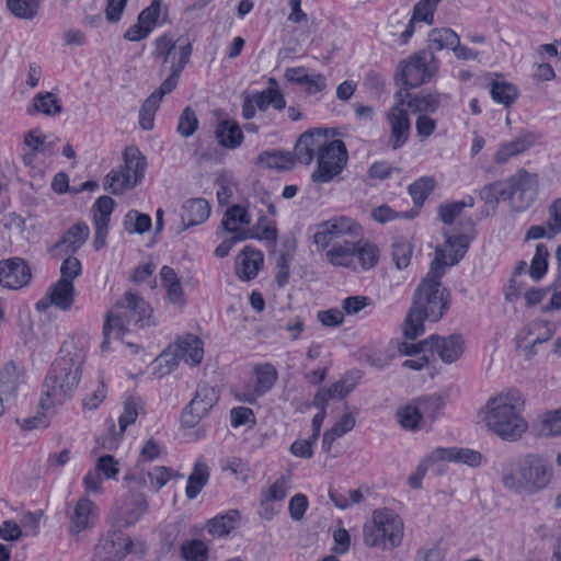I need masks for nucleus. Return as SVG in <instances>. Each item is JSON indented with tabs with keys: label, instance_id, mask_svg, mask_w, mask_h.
Returning a JSON list of instances; mask_svg holds the SVG:
<instances>
[{
	"label": "nucleus",
	"instance_id": "nucleus-1",
	"mask_svg": "<svg viewBox=\"0 0 561 561\" xmlns=\"http://www.w3.org/2000/svg\"><path fill=\"white\" fill-rule=\"evenodd\" d=\"M431 262L430 272L419 284L403 323L402 332L407 340H415L425 331L424 321L433 322L443 318L449 308V293L442 286L440 278L445 274L442 270L443 254Z\"/></svg>",
	"mask_w": 561,
	"mask_h": 561
},
{
	"label": "nucleus",
	"instance_id": "nucleus-2",
	"mask_svg": "<svg viewBox=\"0 0 561 561\" xmlns=\"http://www.w3.org/2000/svg\"><path fill=\"white\" fill-rule=\"evenodd\" d=\"M84 355L73 345L65 343L60 347L43 385L42 409L47 410L71 398L81 379Z\"/></svg>",
	"mask_w": 561,
	"mask_h": 561
},
{
	"label": "nucleus",
	"instance_id": "nucleus-3",
	"mask_svg": "<svg viewBox=\"0 0 561 561\" xmlns=\"http://www.w3.org/2000/svg\"><path fill=\"white\" fill-rule=\"evenodd\" d=\"M524 405L518 390H508L489 399L483 417L486 428L503 440L516 442L528 428L523 416Z\"/></svg>",
	"mask_w": 561,
	"mask_h": 561
},
{
	"label": "nucleus",
	"instance_id": "nucleus-4",
	"mask_svg": "<svg viewBox=\"0 0 561 561\" xmlns=\"http://www.w3.org/2000/svg\"><path fill=\"white\" fill-rule=\"evenodd\" d=\"M553 477V467L546 458L527 454L512 459L503 469V485L517 494L533 495L546 489Z\"/></svg>",
	"mask_w": 561,
	"mask_h": 561
},
{
	"label": "nucleus",
	"instance_id": "nucleus-5",
	"mask_svg": "<svg viewBox=\"0 0 561 561\" xmlns=\"http://www.w3.org/2000/svg\"><path fill=\"white\" fill-rule=\"evenodd\" d=\"M403 529V520L393 511L376 510L364 527V541L369 547L390 550L401 545Z\"/></svg>",
	"mask_w": 561,
	"mask_h": 561
},
{
	"label": "nucleus",
	"instance_id": "nucleus-6",
	"mask_svg": "<svg viewBox=\"0 0 561 561\" xmlns=\"http://www.w3.org/2000/svg\"><path fill=\"white\" fill-rule=\"evenodd\" d=\"M115 312L107 318L115 323L116 339H122L131 327L142 329L156 325L152 308L137 294L125 293L124 297L115 304Z\"/></svg>",
	"mask_w": 561,
	"mask_h": 561
},
{
	"label": "nucleus",
	"instance_id": "nucleus-7",
	"mask_svg": "<svg viewBox=\"0 0 561 561\" xmlns=\"http://www.w3.org/2000/svg\"><path fill=\"white\" fill-rule=\"evenodd\" d=\"M336 135L332 128L323 129V139L318 147V168L311 179L316 183H328L341 173L347 163V149L340 139H333Z\"/></svg>",
	"mask_w": 561,
	"mask_h": 561
},
{
	"label": "nucleus",
	"instance_id": "nucleus-8",
	"mask_svg": "<svg viewBox=\"0 0 561 561\" xmlns=\"http://www.w3.org/2000/svg\"><path fill=\"white\" fill-rule=\"evenodd\" d=\"M435 57L432 50H421L412 55L409 60L400 62L396 81L402 83L405 91L428 82L436 71Z\"/></svg>",
	"mask_w": 561,
	"mask_h": 561
},
{
	"label": "nucleus",
	"instance_id": "nucleus-9",
	"mask_svg": "<svg viewBox=\"0 0 561 561\" xmlns=\"http://www.w3.org/2000/svg\"><path fill=\"white\" fill-rule=\"evenodd\" d=\"M508 201L512 210L517 213L527 210L534 204L538 195V174L520 169L508 178Z\"/></svg>",
	"mask_w": 561,
	"mask_h": 561
},
{
	"label": "nucleus",
	"instance_id": "nucleus-10",
	"mask_svg": "<svg viewBox=\"0 0 561 561\" xmlns=\"http://www.w3.org/2000/svg\"><path fill=\"white\" fill-rule=\"evenodd\" d=\"M386 117L390 127L388 146L392 150H398L408 142L411 131L409 113L404 107V96L401 90L396 93V104L388 110Z\"/></svg>",
	"mask_w": 561,
	"mask_h": 561
},
{
	"label": "nucleus",
	"instance_id": "nucleus-11",
	"mask_svg": "<svg viewBox=\"0 0 561 561\" xmlns=\"http://www.w3.org/2000/svg\"><path fill=\"white\" fill-rule=\"evenodd\" d=\"M218 397L215 388L206 383H199L193 399L184 408L181 422L184 427H194L210 409L216 404Z\"/></svg>",
	"mask_w": 561,
	"mask_h": 561
},
{
	"label": "nucleus",
	"instance_id": "nucleus-12",
	"mask_svg": "<svg viewBox=\"0 0 561 561\" xmlns=\"http://www.w3.org/2000/svg\"><path fill=\"white\" fill-rule=\"evenodd\" d=\"M444 237L445 242L436 248L434 260H437L438 253L443 254L442 270L445 272L446 266L456 265L466 255L473 236L467 232L457 234L444 232Z\"/></svg>",
	"mask_w": 561,
	"mask_h": 561
},
{
	"label": "nucleus",
	"instance_id": "nucleus-13",
	"mask_svg": "<svg viewBox=\"0 0 561 561\" xmlns=\"http://www.w3.org/2000/svg\"><path fill=\"white\" fill-rule=\"evenodd\" d=\"M465 352L463 337L458 333L448 336L438 334L430 335V354H436L445 364L458 360Z\"/></svg>",
	"mask_w": 561,
	"mask_h": 561
},
{
	"label": "nucleus",
	"instance_id": "nucleus-14",
	"mask_svg": "<svg viewBox=\"0 0 561 561\" xmlns=\"http://www.w3.org/2000/svg\"><path fill=\"white\" fill-rule=\"evenodd\" d=\"M31 268L21 257L0 261V285L9 289H20L31 279Z\"/></svg>",
	"mask_w": 561,
	"mask_h": 561
},
{
	"label": "nucleus",
	"instance_id": "nucleus-15",
	"mask_svg": "<svg viewBox=\"0 0 561 561\" xmlns=\"http://www.w3.org/2000/svg\"><path fill=\"white\" fill-rule=\"evenodd\" d=\"M133 549V540L122 534H113L95 547L92 561H121Z\"/></svg>",
	"mask_w": 561,
	"mask_h": 561
},
{
	"label": "nucleus",
	"instance_id": "nucleus-16",
	"mask_svg": "<svg viewBox=\"0 0 561 561\" xmlns=\"http://www.w3.org/2000/svg\"><path fill=\"white\" fill-rule=\"evenodd\" d=\"M351 233V218L340 216L331 218L320 225L319 230L313 234V242L319 250L335 243L334 240Z\"/></svg>",
	"mask_w": 561,
	"mask_h": 561
},
{
	"label": "nucleus",
	"instance_id": "nucleus-17",
	"mask_svg": "<svg viewBox=\"0 0 561 561\" xmlns=\"http://www.w3.org/2000/svg\"><path fill=\"white\" fill-rule=\"evenodd\" d=\"M537 138L534 131L522 130L516 138L499 146L494 154V161L499 164L506 163L511 158L517 157L531 148Z\"/></svg>",
	"mask_w": 561,
	"mask_h": 561
},
{
	"label": "nucleus",
	"instance_id": "nucleus-18",
	"mask_svg": "<svg viewBox=\"0 0 561 561\" xmlns=\"http://www.w3.org/2000/svg\"><path fill=\"white\" fill-rule=\"evenodd\" d=\"M264 255L262 251L245 245L236 259V274L241 280H251L256 277L263 266Z\"/></svg>",
	"mask_w": 561,
	"mask_h": 561
},
{
	"label": "nucleus",
	"instance_id": "nucleus-19",
	"mask_svg": "<svg viewBox=\"0 0 561 561\" xmlns=\"http://www.w3.org/2000/svg\"><path fill=\"white\" fill-rule=\"evenodd\" d=\"M430 460L459 462L470 467H478L482 462V455L479 451L469 448L440 447L432 451Z\"/></svg>",
	"mask_w": 561,
	"mask_h": 561
},
{
	"label": "nucleus",
	"instance_id": "nucleus-20",
	"mask_svg": "<svg viewBox=\"0 0 561 561\" xmlns=\"http://www.w3.org/2000/svg\"><path fill=\"white\" fill-rule=\"evenodd\" d=\"M323 129L316 128L300 135L294 149L295 160L307 165L311 163L318 147L322 146L320 141L323 139Z\"/></svg>",
	"mask_w": 561,
	"mask_h": 561
},
{
	"label": "nucleus",
	"instance_id": "nucleus-21",
	"mask_svg": "<svg viewBox=\"0 0 561 561\" xmlns=\"http://www.w3.org/2000/svg\"><path fill=\"white\" fill-rule=\"evenodd\" d=\"M191 55L192 45L190 43H186L180 47L178 62H172V66H170L169 76L160 84L159 89L153 92L158 93L161 100L165 94L171 93L176 88L180 75L190 61Z\"/></svg>",
	"mask_w": 561,
	"mask_h": 561
},
{
	"label": "nucleus",
	"instance_id": "nucleus-22",
	"mask_svg": "<svg viewBox=\"0 0 561 561\" xmlns=\"http://www.w3.org/2000/svg\"><path fill=\"white\" fill-rule=\"evenodd\" d=\"M215 137L220 147L234 150L239 148L244 139L243 131L233 119H221L215 129Z\"/></svg>",
	"mask_w": 561,
	"mask_h": 561
},
{
	"label": "nucleus",
	"instance_id": "nucleus-23",
	"mask_svg": "<svg viewBox=\"0 0 561 561\" xmlns=\"http://www.w3.org/2000/svg\"><path fill=\"white\" fill-rule=\"evenodd\" d=\"M210 210V205L205 198L187 199L182 206V222L185 228L201 225L208 219Z\"/></svg>",
	"mask_w": 561,
	"mask_h": 561
},
{
	"label": "nucleus",
	"instance_id": "nucleus-24",
	"mask_svg": "<svg viewBox=\"0 0 561 561\" xmlns=\"http://www.w3.org/2000/svg\"><path fill=\"white\" fill-rule=\"evenodd\" d=\"M89 226L81 221L72 225L55 244L56 249H62L66 253H76L88 240Z\"/></svg>",
	"mask_w": 561,
	"mask_h": 561
},
{
	"label": "nucleus",
	"instance_id": "nucleus-25",
	"mask_svg": "<svg viewBox=\"0 0 561 561\" xmlns=\"http://www.w3.org/2000/svg\"><path fill=\"white\" fill-rule=\"evenodd\" d=\"M175 348L176 356L186 364L197 365L203 359V343L197 336L188 334L179 339Z\"/></svg>",
	"mask_w": 561,
	"mask_h": 561
},
{
	"label": "nucleus",
	"instance_id": "nucleus-26",
	"mask_svg": "<svg viewBox=\"0 0 561 561\" xmlns=\"http://www.w3.org/2000/svg\"><path fill=\"white\" fill-rule=\"evenodd\" d=\"M148 507L147 496L130 489L129 500L122 512L124 525L127 527L135 525L148 512Z\"/></svg>",
	"mask_w": 561,
	"mask_h": 561
},
{
	"label": "nucleus",
	"instance_id": "nucleus-27",
	"mask_svg": "<svg viewBox=\"0 0 561 561\" xmlns=\"http://www.w3.org/2000/svg\"><path fill=\"white\" fill-rule=\"evenodd\" d=\"M353 257H356L362 270L374 268L380 259V250L369 240L353 241Z\"/></svg>",
	"mask_w": 561,
	"mask_h": 561
},
{
	"label": "nucleus",
	"instance_id": "nucleus-28",
	"mask_svg": "<svg viewBox=\"0 0 561 561\" xmlns=\"http://www.w3.org/2000/svg\"><path fill=\"white\" fill-rule=\"evenodd\" d=\"M46 297L49 299V304L58 307L61 310H68L73 304V283L58 280L49 287Z\"/></svg>",
	"mask_w": 561,
	"mask_h": 561
},
{
	"label": "nucleus",
	"instance_id": "nucleus-29",
	"mask_svg": "<svg viewBox=\"0 0 561 561\" xmlns=\"http://www.w3.org/2000/svg\"><path fill=\"white\" fill-rule=\"evenodd\" d=\"M209 468L203 460H197L193 467V470L187 479L185 494L187 499H195L209 480Z\"/></svg>",
	"mask_w": 561,
	"mask_h": 561
},
{
	"label": "nucleus",
	"instance_id": "nucleus-30",
	"mask_svg": "<svg viewBox=\"0 0 561 561\" xmlns=\"http://www.w3.org/2000/svg\"><path fill=\"white\" fill-rule=\"evenodd\" d=\"M404 100L409 99L407 102V106L412 108L414 112H420L424 114H433L437 111L440 104V94L435 93H417L413 96L405 91L403 93Z\"/></svg>",
	"mask_w": 561,
	"mask_h": 561
},
{
	"label": "nucleus",
	"instance_id": "nucleus-31",
	"mask_svg": "<svg viewBox=\"0 0 561 561\" xmlns=\"http://www.w3.org/2000/svg\"><path fill=\"white\" fill-rule=\"evenodd\" d=\"M240 520V513L237 510H229L224 514H218L207 524L209 534L224 537L233 530Z\"/></svg>",
	"mask_w": 561,
	"mask_h": 561
},
{
	"label": "nucleus",
	"instance_id": "nucleus-32",
	"mask_svg": "<svg viewBox=\"0 0 561 561\" xmlns=\"http://www.w3.org/2000/svg\"><path fill=\"white\" fill-rule=\"evenodd\" d=\"M284 251L280 252L276 263V275L275 280L278 287H284L288 284L289 279V267L293 260V252L296 249V241L293 238H286L283 240Z\"/></svg>",
	"mask_w": 561,
	"mask_h": 561
},
{
	"label": "nucleus",
	"instance_id": "nucleus-33",
	"mask_svg": "<svg viewBox=\"0 0 561 561\" xmlns=\"http://www.w3.org/2000/svg\"><path fill=\"white\" fill-rule=\"evenodd\" d=\"M124 170L131 174V180L137 185L145 176L147 161L144 154L136 148H126L124 151Z\"/></svg>",
	"mask_w": 561,
	"mask_h": 561
},
{
	"label": "nucleus",
	"instance_id": "nucleus-34",
	"mask_svg": "<svg viewBox=\"0 0 561 561\" xmlns=\"http://www.w3.org/2000/svg\"><path fill=\"white\" fill-rule=\"evenodd\" d=\"M131 179V174H128V172L121 167L117 170H112L105 176L103 186L105 191H108L114 195H118L124 191L136 186Z\"/></svg>",
	"mask_w": 561,
	"mask_h": 561
},
{
	"label": "nucleus",
	"instance_id": "nucleus-35",
	"mask_svg": "<svg viewBox=\"0 0 561 561\" xmlns=\"http://www.w3.org/2000/svg\"><path fill=\"white\" fill-rule=\"evenodd\" d=\"M39 112L47 116H55L62 112L60 100L51 92H41L33 98V110L27 113Z\"/></svg>",
	"mask_w": 561,
	"mask_h": 561
},
{
	"label": "nucleus",
	"instance_id": "nucleus-36",
	"mask_svg": "<svg viewBox=\"0 0 561 561\" xmlns=\"http://www.w3.org/2000/svg\"><path fill=\"white\" fill-rule=\"evenodd\" d=\"M94 503L88 497H81L70 516V529L75 533H80L87 528L89 517L94 510Z\"/></svg>",
	"mask_w": 561,
	"mask_h": 561
},
{
	"label": "nucleus",
	"instance_id": "nucleus-37",
	"mask_svg": "<svg viewBox=\"0 0 561 561\" xmlns=\"http://www.w3.org/2000/svg\"><path fill=\"white\" fill-rule=\"evenodd\" d=\"M510 182L508 179L504 181H495L484 185L480 190V198L489 205H497L501 201H508Z\"/></svg>",
	"mask_w": 561,
	"mask_h": 561
},
{
	"label": "nucleus",
	"instance_id": "nucleus-38",
	"mask_svg": "<svg viewBox=\"0 0 561 561\" xmlns=\"http://www.w3.org/2000/svg\"><path fill=\"white\" fill-rule=\"evenodd\" d=\"M259 162L268 169L290 170L295 164V159L290 152L273 150L261 152Z\"/></svg>",
	"mask_w": 561,
	"mask_h": 561
},
{
	"label": "nucleus",
	"instance_id": "nucleus-39",
	"mask_svg": "<svg viewBox=\"0 0 561 561\" xmlns=\"http://www.w3.org/2000/svg\"><path fill=\"white\" fill-rule=\"evenodd\" d=\"M490 93L492 99L505 106H510L518 96L517 88L506 81L493 80L491 82Z\"/></svg>",
	"mask_w": 561,
	"mask_h": 561
},
{
	"label": "nucleus",
	"instance_id": "nucleus-40",
	"mask_svg": "<svg viewBox=\"0 0 561 561\" xmlns=\"http://www.w3.org/2000/svg\"><path fill=\"white\" fill-rule=\"evenodd\" d=\"M392 261L398 270L407 268L410 264L413 253V244L403 237L393 239L392 244Z\"/></svg>",
	"mask_w": 561,
	"mask_h": 561
},
{
	"label": "nucleus",
	"instance_id": "nucleus-41",
	"mask_svg": "<svg viewBox=\"0 0 561 561\" xmlns=\"http://www.w3.org/2000/svg\"><path fill=\"white\" fill-rule=\"evenodd\" d=\"M458 37L451 28H434L428 34V50L453 49L458 44Z\"/></svg>",
	"mask_w": 561,
	"mask_h": 561
},
{
	"label": "nucleus",
	"instance_id": "nucleus-42",
	"mask_svg": "<svg viewBox=\"0 0 561 561\" xmlns=\"http://www.w3.org/2000/svg\"><path fill=\"white\" fill-rule=\"evenodd\" d=\"M237 224L249 226L251 218L243 206L236 204L229 207L222 218L221 225L226 231H237Z\"/></svg>",
	"mask_w": 561,
	"mask_h": 561
},
{
	"label": "nucleus",
	"instance_id": "nucleus-43",
	"mask_svg": "<svg viewBox=\"0 0 561 561\" xmlns=\"http://www.w3.org/2000/svg\"><path fill=\"white\" fill-rule=\"evenodd\" d=\"M230 232L233 233V236L229 238L233 245L247 239L266 240L274 244L277 240V228L271 225L265 226L262 233L255 232L254 229H239L238 227L237 231Z\"/></svg>",
	"mask_w": 561,
	"mask_h": 561
},
{
	"label": "nucleus",
	"instance_id": "nucleus-44",
	"mask_svg": "<svg viewBox=\"0 0 561 561\" xmlns=\"http://www.w3.org/2000/svg\"><path fill=\"white\" fill-rule=\"evenodd\" d=\"M414 402L416 403L423 420H425V419H428L431 421L435 420L437 413L444 407L443 398L436 393L420 397V398L415 399Z\"/></svg>",
	"mask_w": 561,
	"mask_h": 561
},
{
	"label": "nucleus",
	"instance_id": "nucleus-45",
	"mask_svg": "<svg viewBox=\"0 0 561 561\" xmlns=\"http://www.w3.org/2000/svg\"><path fill=\"white\" fill-rule=\"evenodd\" d=\"M549 250L546 244L538 243L536 252L530 262L529 275L535 282L540 280L548 270Z\"/></svg>",
	"mask_w": 561,
	"mask_h": 561
},
{
	"label": "nucleus",
	"instance_id": "nucleus-46",
	"mask_svg": "<svg viewBox=\"0 0 561 561\" xmlns=\"http://www.w3.org/2000/svg\"><path fill=\"white\" fill-rule=\"evenodd\" d=\"M156 50L154 56L162 60V67H165L172 62H178L176 60V46L173 38L167 34L158 37L154 42Z\"/></svg>",
	"mask_w": 561,
	"mask_h": 561
},
{
	"label": "nucleus",
	"instance_id": "nucleus-47",
	"mask_svg": "<svg viewBox=\"0 0 561 561\" xmlns=\"http://www.w3.org/2000/svg\"><path fill=\"white\" fill-rule=\"evenodd\" d=\"M9 11L19 19L32 20L38 11L39 0H5Z\"/></svg>",
	"mask_w": 561,
	"mask_h": 561
},
{
	"label": "nucleus",
	"instance_id": "nucleus-48",
	"mask_svg": "<svg viewBox=\"0 0 561 561\" xmlns=\"http://www.w3.org/2000/svg\"><path fill=\"white\" fill-rule=\"evenodd\" d=\"M435 187V181L433 178L423 176L414 181L409 186V194L411 195L414 205L422 206L428 195Z\"/></svg>",
	"mask_w": 561,
	"mask_h": 561
},
{
	"label": "nucleus",
	"instance_id": "nucleus-49",
	"mask_svg": "<svg viewBox=\"0 0 561 561\" xmlns=\"http://www.w3.org/2000/svg\"><path fill=\"white\" fill-rule=\"evenodd\" d=\"M277 380V371L274 366L266 364L256 368V383L254 391L257 396H262L270 391Z\"/></svg>",
	"mask_w": 561,
	"mask_h": 561
},
{
	"label": "nucleus",
	"instance_id": "nucleus-50",
	"mask_svg": "<svg viewBox=\"0 0 561 561\" xmlns=\"http://www.w3.org/2000/svg\"><path fill=\"white\" fill-rule=\"evenodd\" d=\"M397 420L405 430L417 428L420 422L423 420L416 403L413 401L397 411Z\"/></svg>",
	"mask_w": 561,
	"mask_h": 561
},
{
	"label": "nucleus",
	"instance_id": "nucleus-51",
	"mask_svg": "<svg viewBox=\"0 0 561 561\" xmlns=\"http://www.w3.org/2000/svg\"><path fill=\"white\" fill-rule=\"evenodd\" d=\"M182 557L185 561H206L208 548L202 540H191L181 547Z\"/></svg>",
	"mask_w": 561,
	"mask_h": 561
},
{
	"label": "nucleus",
	"instance_id": "nucleus-52",
	"mask_svg": "<svg viewBox=\"0 0 561 561\" xmlns=\"http://www.w3.org/2000/svg\"><path fill=\"white\" fill-rule=\"evenodd\" d=\"M126 229L130 232L145 233L151 227V218L149 215L130 210L125 217Z\"/></svg>",
	"mask_w": 561,
	"mask_h": 561
},
{
	"label": "nucleus",
	"instance_id": "nucleus-53",
	"mask_svg": "<svg viewBox=\"0 0 561 561\" xmlns=\"http://www.w3.org/2000/svg\"><path fill=\"white\" fill-rule=\"evenodd\" d=\"M141 404V400L138 397H129L124 403V411L118 419L121 432H125L128 425L133 424L138 416V409Z\"/></svg>",
	"mask_w": 561,
	"mask_h": 561
},
{
	"label": "nucleus",
	"instance_id": "nucleus-54",
	"mask_svg": "<svg viewBox=\"0 0 561 561\" xmlns=\"http://www.w3.org/2000/svg\"><path fill=\"white\" fill-rule=\"evenodd\" d=\"M198 128V119L195 112L190 107H185L179 117L178 131L184 137H191Z\"/></svg>",
	"mask_w": 561,
	"mask_h": 561
},
{
	"label": "nucleus",
	"instance_id": "nucleus-55",
	"mask_svg": "<svg viewBox=\"0 0 561 561\" xmlns=\"http://www.w3.org/2000/svg\"><path fill=\"white\" fill-rule=\"evenodd\" d=\"M115 201L106 195L99 197L94 204V224H104L108 226L110 216L114 210Z\"/></svg>",
	"mask_w": 561,
	"mask_h": 561
},
{
	"label": "nucleus",
	"instance_id": "nucleus-56",
	"mask_svg": "<svg viewBox=\"0 0 561 561\" xmlns=\"http://www.w3.org/2000/svg\"><path fill=\"white\" fill-rule=\"evenodd\" d=\"M345 244L333 243L332 248L327 252V256L333 265L350 266L351 264V248Z\"/></svg>",
	"mask_w": 561,
	"mask_h": 561
},
{
	"label": "nucleus",
	"instance_id": "nucleus-57",
	"mask_svg": "<svg viewBox=\"0 0 561 561\" xmlns=\"http://www.w3.org/2000/svg\"><path fill=\"white\" fill-rule=\"evenodd\" d=\"M547 226L549 228V239H553L558 233H561V198L553 201L549 206Z\"/></svg>",
	"mask_w": 561,
	"mask_h": 561
},
{
	"label": "nucleus",
	"instance_id": "nucleus-58",
	"mask_svg": "<svg viewBox=\"0 0 561 561\" xmlns=\"http://www.w3.org/2000/svg\"><path fill=\"white\" fill-rule=\"evenodd\" d=\"M151 488L158 492L172 478V469L164 466L156 467L152 471L147 472Z\"/></svg>",
	"mask_w": 561,
	"mask_h": 561
},
{
	"label": "nucleus",
	"instance_id": "nucleus-59",
	"mask_svg": "<svg viewBox=\"0 0 561 561\" xmlns=\"http://www.w3.org/2000/svg\"><path fill=\"white\" fill-rule=\"evenodd\" d=\"M231 426L237 428L245 424L254 425L256 420L254 412L247 407H236L230 410Z\"/></svg>",
	"mask_w": 561,
	"mask_h": 561
},
{
	"label": "nucleus",
	"instance_id": "nucleus-60",
	"mask_svg": "<svg viewBox=\"0 0 561 561\" xmlns=\"http://www.w3.org/2000/svg\"><path fill=\"white\" fill-rule=\"evenodd\" d=\"M118 462L112 455H103L98 459L95 470L106 479H117L119 472Z\"/></svg>",
	"mask_w": 561,
	"mask_h": 561
},
{
	"label": "nucleus",
	"instance_id": "nucleus-61",
	"mask_svg": "<svg viewBox=\"0 0 561 561\" xmlns=\"http://www.w3.org/2000/svg\"><path fill=\"white\" fill-rule=\"evenodd\" d=\"M81 274V263L80 261L70 255L64 260L60 266V279L64 282L72 283L75 278H77Z\"/></svg>",
	"mask_w": 561,
	"mask_h": 561
},
{
	"label": "nucleus",
	"instance_id": "nucleus-62",
	"mask_svg": "<svg viewBox=\"0 0 561 561\" xmlns=\"http://www.w3.org/2000/svg\"><path fill=\"white\" fill-rule=\"evenodd\" d=\"M161 1L152 0L150 5L144 9L138 15V22L144 26H148L153 30L159 15H160Z\"/></svg>",
	"mask_w": 561,
	"mask_h": 561
},
{
	"label": "nucleus",
	"instance_id": "nucleus-63",
	"mask_svg": "<svg viewBox=\"0 0 561 561\" xmlns=\"http://www.w3.org/2000/svg\"><path fill=\"white\" fill-rule=\"evenodd\" d=\"M308 508V499L305 494L298 493L294 495L288 505L289 515L294 520L302 519Z\"/></svg>",
	"mask_w": 561,
	"mask_h": 561
},
{
	"label": "nucleus",
	"instance_id": "nucleus-64",
	"mask_svg": "<svg viewBox=\"0 0 561 561\" xmlns=\"http://www.w3.org/2000/svg\"><path fill=\"white\" fill-rule=\"evenodd\" d=\"M542 430L549 435H561V410L548 414L542 422Z\"/></svg>",
	"mask_w": 561,
	"mask_h": 561
}]
</instances>
